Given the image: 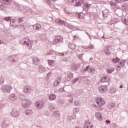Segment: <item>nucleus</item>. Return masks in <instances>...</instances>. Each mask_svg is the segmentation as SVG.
<instances>
[{"mask_svg": "<svg viewBox=\"0 0 128 128\" xmlns=\"http://www.w3.org/2000/svg\"><path fill=\"white\" fill-rule=\"evenodd\" d=\"M12 4V0H0V10H6V6Z\"/></svg>", "mask_w": 128, "mask_h": 128, "instance_id": "obj_1", "label": "nucleus"}, {"mask_svg": "<svg viewBox=\"0 0 128 128\" xmlns=\"http://www.w3.org/2000/svg\"><path fill=\"white\" fill-rule=\"evenodd\" d=\"M20 44H26L29 50H32V42L30 40L28 37L24 38L23 39L20 40Z\"/></svg>", "mask_w": 128, "mask_h": 128, "instance_id": "obj_2", "label": "nucleus"}, {"mask_svg": "<svg viewBox=\"0 0 128 128\" xmlns=\"http://www.w3.org/2000/svg\"><path fill=\"white\" fill-rule=\"evenodd\" d=\"M64 42V38L62 36H56L52 42V44L56 46H60Z\"/></svg>", "mask_w": 128, "mask_h": 128, "instance_id": "obj_3", "label": "nucleus"}, {"mask_svg": "<svg viewBox=\"0 0 128 128\" xmlns=\"http://www.w3.org/2000/svg\"><path fill=\"white\" fill-rule=\"evenodd\" d=\"M1 90L4 94H10L12 87L10 84L2 85L1 86Z\"/></svg>", "mask_w": 128, "mask_h": 128, "instance_id": "obj_4", "label": "nucleus"}, {"mask_svg": "<svg viewBox=\"0 0 128 128\" xmlns=\"http://www.w3.org/2000/svg\"><path fill=\"white\" fill-rule=\"evenodd\" d=\"M44 106V102L42 100H37L35 102V106L38 108V110H42Z\"/></svg>", "mask_w": 128, "mask_h": 128, "instance_id": "obj_5", "label": "nucleus"}, {"mask_svg": "<svg viewBox=\"0 0 128 128\" xmlns=\"http://www.w3.org/2000/svg\"><path fill=\"white\" fill-rule=\"evenodd\" d=\"M47 54L49 56H54V54H56V56H64V53L56 52V51H54L53 50H48Z\"/></svg>", "mask_w": 128, "mask_h": 128, "instance_id": "obj_6", "label": "nucleus"}, {"mask_svg": "<svg viewBox=\"0 0 128 128\" xmlns=\"http://www.w3.org/2000/svg\"><path fill=\"white\" fill-rule=\"evenodd\" d=\"M64 10L67 14H68L70 16H74V12L72 11V8L70 7H66L64 8Z\"/></svg>", "mask_w": 128, "mask_h": 128, "instance_id": "obj_7", "label": "nucleus"}, {"mask_svg": "<svg viewBox=\"0 0 128 128\" xmlns=\"http://www.w3.org/2000/svg\"><path fill=\"white\" fill-rule=\"evenodd\" d=\"M112 46L108 45L107 46L105 47L104 52L105 54H110V52H112Z\"/></svg>", "mask_w": 128, "mask_h": 128, "instance_id": "obj_8", "label": "nucleus"}, {"mask_svg": "<svg viewBox=\"0 0 128 128\" xmlns=\"http://www.w3.org/2000/svg\"><path fill=\"white\" fill-rule=\"evenodd\" d=\"M98 90L100 92H102V94L106 92V90H108V85L100 86L99 87Z\"/></svg>", "mask_w": 128, "mask_h": 128, "instance_id": "obj_9", "label": "nucleus"}, {"mask_svg": "<svg viewBox=\"0 0 128 128\" xmlns=\"http://www.w3.org/2000/svg\"><path fill=\"white\" fill-rule=\"evenodd\" d=\"M11 116L14 118H18L20 116V112L16 109H13L11 112Z\"/></svg>", "mask_w": 128, "mask_h": 128, "instance_id": "obj_10", "label": "nucleus"}, {"mask_svg": "<svg viewBox=\"0 0 128 128\" xmlns=\"http://www.w3.org/2000/svg\"><path fill=\"white\" fill-rule=\"evenodd\" d=\"M73 16H76V18H83L84 16V14L82 12H74Z\"/></svg>", "mask_w": 128, "mask_h": 128, "instance_id": "obj_11", "label": "nucleus"}, {"mask_svg": "<svg viewBox=\"0 0 128 128\" xmlns=\"http://www.w3.org/2000/svg\"><path fill=\"white\" fill-rule=\"evenodd\" d=\"M74 76V74L72 73H70L69 74L66 76L65 78L64 79V81L65 82H70L72 80V78Z\"/></svg>", "mask_w": 128, "mask_h": 128, "instance_id": "obj_12", "label": "nucleus"}, {"mask_svg": "<svg viewBox=\"0 0 128 128\" xmlns=\"http://www.w3.org/2000/svg\"><path fill=\"white\" fill-rule=\"evenodd\" d=\"M32 62L35 66H38L40 64V60L36 57H34L32 59Z\"/></svg>", "mask_w": 128, "mask_h": 128, "instance_id": "obj_13", "label": "nucleus"}, {"mask_svg": "<svg viewBox=\"0 0 128 128\" xmlns=\"http://www.w3.org/2000/svg\"><path fill=\"white\" fill-rule=\"evenodd\" d=\"M56 24H60V26H66V22L64 20H60V18H57L56 20Z\"/></svg>", "mask_w": 128, "mask_h": 128, "instance_id": "obj_14", "label": "nucleus"}, {"mask_svg": "<svg viewBox=\"0 0 128 128\" xmlns=\"http://www.w3.org/2000/svg\"><path fill=\"white\" fill-rule=\"evenodd\" d=\"M101 82H110V78L108 76H103L101 78Z\"/></svg>", "mask_w": 128, "mask_h": 128, "instance_id": "obj_15", "label": "nucleus"}, {"mask_svg": "<svg viewBox=\"0 0 128 128\" xmlns=\"http://www.w3.org/2000/svg\"><path fill=\"white\" fill-rule=\"evenodd\" d=\"M10 120H4L2 124V128H8V126H10Z\"/></svg>", "mask_w": 128, "mask_h": 128, "instance_id": "obj_16", "label": "nucleus"}, {"mask_svg": "<svg viewBox=\"0 0 128 128\" xmlns=\"http://www.w3.org/2000/svg\"><path fill=\"white\" fill-rule=\"evenodd\" d=\"M62 80V77L58 76L56 79V82H54V86H58L60 82V80Z\"/></svg>", "mask_w": 128, "mask_h": 128, "instance_id": "obj_17", "label": "nucleus"}, {"mask_svg": "<svg viewBox=\"0 0 128 128\" xmlns=\"http://www.w3.org/2000/svg\"><path fill=\"white\" fill-rule=\"evenodd\" d=\"M102 12L104 18H107L109 14L108 10L105 9L104 10L102 11Z\"/></svg>", "mask_w": 128, "mask_h": 128, "instance_id": "obj_18", "label": "nucleus"}, {"mask_svg": "<svg viewBox=\"0 0 128 128\" xmlns=\"http://www.w3.org/2000/svg\"><path fill=\"white\" fill-rule=\"evenodd\" d=\"M24 92L25 94H28L32 92V88L30 86H25L24 87Z\"/></svg>", "mask_w": 128, "mask_h": 128, "instance_id": "obj_19", "label": "nucleus"}, {"mask_svg": "<svg viewBox=\"0 0 128 128\" xmlns=\"http://www.w3.org/2000/svg\"><path fill=\"white\" fill-rule=\"evenodd\" d=\"M9 100H12V102L18 100V96L16 94H11L9 96Z\"/></svg>", "mask_w": 128, "mask_h": 128, "instance_id": "obj_20", "label": "nucleus"}, {"mask_svg": "<svg viewBox=\"0 0 128 128\" xmlns=\"http://www.w3.org/2000/svg\"><path fill=\"white\" fill-rule=\"evenodd\" d=\"M38 72L40 74H42V72H44L46 70V68L44 67V66L40 65L38 67Z\"/></svg>", "mask_w": 128, "mask_h": 128, "instance_id": "obj_21", "label": "nucleus"}, {"mask_svg": "<svg viewBox=\"0 0 128 128\" xmlns=\"http://www.w3.org/2000/svg\"><path fill=\"white\" fill-rule=\"evenodd\" d=\"M84 2V0H78V1H76L75 2V6H80Z\"/></svg>", "mask_w": 128, "mask_h": 128, "instance_id": "obj_22", "label": "nucleus"}, {"mask_svg": "<svg viewBox=\"0 0 128 128\" xmlns=\"http://www.w3.org/2000/svg\"><path fill=\"white\" fill-rule=\"evenodd\" d=\"M18 20V22L19 24H21V22H24V20H26V18H16L15 19H14V20Z\"/></svg>", "mask_w": 128, "mask_h": 128, "instance_id": "obj_23", "label": "nucleus"}, {"mask_svg": "<svg viewBox=\"0 0 128 128\" xmlns=\"http://www.w3.org/2000/svg\"><path fill=\"white\" fill-rule=\"evenodd\" d=\"M56 98V94H50L48 96L50 100H54Z\"/></svg>", "mask_w": 128, "mask_h": 128, "instance_id": "obj_24", "label": "nucleus"}, {"mask_svg": "<svg viewBox=\"0 0 128 128\" xmlns=\"http://www.w3.org/2000/svg\"><path fill=\"white\" fill-rule=\"evenodd\" d=\"M116 106V104L114 102H110L108 104L107 108H114Z\"/></svg>", "mask_w": 128, "mask_h": 128, "instance_id": "obj_25", "label": "nucleus"}, {"mask_svg": "<svg viewBox=\"0 0 128 128\" xmlns=\"http://www.w3.org/2000/svg\"><path fill=\"white\" fill-rule=\"evenodd\" d=\"M95 116L98 120H102V114L100 113V112H96Z\"/></svg>", "mask_w": 128, "mask_h": 128, "instance_id": "obj_26", "label": "nucleus"}, {"mask_svg": "<svg viewBox=\"0 0 128 128\" xmlns=\"http://www.w3.org/2000/svg\"><path fill=\"white\" fill-rule=\"evenodd\" d=\"M32 28H33L34 30H40V28L41 26H40V24H36L33 25Z\"/></svg>", "mask_w": 128, "mask_h": 128, "instance_id": "obj_27", "label": "nucleus"}, {"mask_svg": "<svg viewBox=\"0 0 128 128\" xmlns=\"http://www.w3.org/2000/svg\"><path fill=\"white\" fill-rule=\"evenodd\" d=\"M96 104H98L99 106H104V104H106V102L104 100H103V101L96 100Z\"/></svg>", "mask_w": 128, "mask_h": 128, "instance_id": "obj_28", "label": "nucleus"}, {"mask_svg": "<svg viewBox=\"0 0 128 128\" xmlns=\"http://www.w3.org/2000/svg\"><path fill=\"white\" fill-rule=\"evenodd\" d=\"M82 48L84 50H92L93 48L92 44L89 45L88 46H82Z\"/></svg>", "mask_w": 128, "mask_h": 128, "instance_id": "obj_29", "label": "nucleus"}, {"mask_svg": "<svg viewBox=\"0 0 128 128\" xmlns=\"http://www.w3.org/2000/svg\"><path fill=\"white\" fill-rule=\"evenodd\" d=\"M122 10H128V4L126 3L122 5Z\"/></svg>", "mask_w": 128, "mask_h": 128, "instance_id": "obj_30", "label": "nucleus"}, {"mask_svg": "<svg viewBox=\"0 0 128 128\" xmlns=\"http://www.w3.org/2000/svg\"><path fill=\"white\" fill-rule=\"evenodd\" d=\"M78 68H80V66H78V64H74L72 66V70H74L76 71Z\"/></svg>", "mask_w": 128, "mask_h": 128, "instance_id": "obj_31", "label": "nucleus"}, {"mask_svg": "<svg viewBox=\"0 0 128 128\" xmlns=\"http://www.w3.org/2000/svg\"><path fill=\"white\" fill-rule=\"evenodd\" d=\"M24 113L26 116H30V114H32V110H25Z\"/></svg>", "mask_w": 128, "mask_h": 128, "instance_id": "obj_32", "label": "nucleus"}, {"mask_svg": "<svg viewBox=\"0 0 128 128\" xmlns=\"http://www.w3.org/2000/svg\"><path fill=\"white\" fill-rule=\"evenodd\" d=\"M68 48H70V50H76V46L74 44H69Z\"/></svg>", "mask_w": 128, "mask_h": 128, "instance_id": "obj_33", "label": "nucleus"}, {"mask_svg": "<svg viewBox=\"0 0 128 128\" xmlns=\"http://www.w3.org/2000/svg\"><path fill=\"white\" fill-rule=\"evenodd\" d=\"M44 2H46L48 6H52V2H56V0H44Z\"/></svg>", "mask_w": 128, "mask_h": 128, "instance_id": "obj_34", "label": "nucleus"}, {"mask_svg": "<svg viewBox=\"0 0 128 128\" xmlns=\"http://www.w3.org/2000/svg\"><path fill=\"white\" fill-rule=\"evenodd\" d=\"M120 60V59L118 57H116V58H113L112 59V62H113L114 64H116L117 62H119Z\"/></svg>", "mask_w": 128, "mask_h": 128, "instance_id": "obj_35", "label": "nucleus"}, {"mask_svg": "<svg viewBox=\"0 0 128 128\" xmlns=\"http://www.w3.org/2000/svg\"><path fill=\"white\" fill-rule=\"evenodd\" d=\"M114 70V68H108L106 70V72L108 74H110Z\"/></svg>", "mask_w": 128, "mask_h": 128, "instance_id": "obj_36", "label": "nucleus"}, {"mask_svg": "<svg viewBox=\"0 0 128 128\" xmlns=\"http://www.w3.org/2000/svg\"><path fill=\"white\" fill-rule=\"evenodd\" d=\"M54 115L55 116L60 117V111H54Z\"/></svg>", "mask_w": 128, "mask_h": 128, "instance_id": "obj_37", "label": "nucleus"}, {"mask_svg": "<svg viewBox=\"0 0 128 128\" xmlns=\"http://www.w3.org/2000/svg\"><path fill=\"white\" fill-rule=\"evenodd\" d=\"M126 60H122L120 62V66H122V68H124V65L126 64Z\"/></svg>", "mask_w": 128, "mask_h": 128, "instance_id": "obj_38", "label": "nucleus"}, {"mask_svg": "<svg viewBox=\"0 0 128 128\" xmlns=\"http://www.w3.org/2000/svg\"><path fill=\"white\" fill-rule=\"evenodd\" d=\"M81 103L80 102V100H76L74 102V105L76 106H80Z\"/></svg>", "mask_w": 128, "mask_h": 128, "instance_id": "obj_39", "label": "nucleus"}, {"mask_svg": "<svg viewBox=\"0 0 128 128\" xmlns=\"http://www.w3.org/2000/svg\"><path fill=\"white\" fill-rule=\"evenodd\" d=\"M48 63L49 66H55L54 60H49Z\"/></svg>", "mask_w": 128, "mask_h": 128, "instance_id": "obj_40", "label": "nucleus"}, {"mask_svg": "<svg viewBox=\"0 0 128 128\" xmlns=\"http://www.w3.org/2000/svg\"><path fill=\"white\" fill-rule=\"evenodd\" d=\"M86 8H83V10H85V12H88V8H90V4H86Z\"/></svg>", "mask_w": 128, "mask_h": 128, "instance_id": "obj_41", "label": "nucleus"}, {"mask_svg": "<svg viewBox=\"0 0 128 128\" xmlns=\"http://www.w3.org/2000/svg\"><path fill=\"white\" fill-rule=\"evenodd\" d=\"M22 106L23 108H28V106L25 100L22 102Z\"/></svg>", "mask_w": 128, "mask_h": 128, "instance_id": "obj_42", "label": "nucleus"}, {"mask_svg": "<svg viewBox=\"0 0 128 128\" xmlns=\"http://www.w3.org/2000/svg\"><path fill=\"white\" fill-rule=\"evenodd\" d=\"M55 108L54 106V104H50L49 106V109L50 110H54Z\"/></svg>", "mask_w": 128, "mask_h": 128, "instance_id": "obj_43", "label": "nucleus"}, {"mask_svg": "<svg viewBox=\"0 0 128 128\" xmlns=\"http://www.w3.org/2000/svg\"><path fill=\"white\" fill-rule=\"evenodd\" d=\"M90 122H86L84 126V128H88L90 127Z\"/></svg>", "mask_w": 128, "mask_h": 128, "instance_id": "obj_44", "label": "nucleus"}, {"mask_svg": "<svg viewBox=\"0 0 128 128\" xmlns=\"http://www.w3.org/2000/svg\"><path fill=\"white\" fill-rule=\"evenodd\" d=\"M116 92V88H110V92L111 94H114V92Z\"/></svg>", "mask_w": 128, "mask_h": 128, "instance_id": "obj_45", "label": "nucleus"}, {"mask_svg": "<svg viewBox=\"0 0 128 128\" xmlns=\"http://www.w3.org/2000/svg\"><path fill=\"white\" fill-rule=\"evenodd\" d=\"M40 38L41 40H44L46 38V34H42L40 36Z\"/></svg>", "mask_w": 128, "mask_h": 128, "instance_id": "obj_46", "label": "nucleus"}, {"mask_svg": "<svg viewBox=\"0 0 128 128\" xmlns=\"http://www.w3.org/2000/svg\"><path fill=\"white\" fill-rule=\"evenodd\" d=\"M110 6H116L117 4H116V2H114V0H112V1L110 2Z\"/></svg>", "mask_w": 128, "mask_h": 128, "instance_id": "obj_47", "label": "nucleus"}, {"mask_svg": "<svg viewBox=\"0 0 128 128\" xmlns=\"http://www.w3.org/2000/svg\"><path fill=\"white\" fill-rule=\"evenodd\" d=\"M59 104H64V100L62 99H60L58 102Z\"/></svg>", "mask_w": 128, "mask_h": 128, "instance_id": "obj_48", "label": "nucleus"}, {"mask_svg": "<svg viewBox=\"0 0 128 128\" xmlns=\"http://www.w3.org/2000/svg\"><path fill=\"white\" fill-rule=\"evenodd\" d=\"M20 100H26V96H24V95H23V94H20Z\"/></svg>", "mask_w": 128, "mask_h": 128, "instance_id": "obj_49", "label": "nucleus"}, {"mask_svg": "<svg viewBox=\"0 0 128 128\" xmlns=\"http://www.w3.org/2000/svg\"><path fill=\"white\" fill-rule=\"evenodd\" d=\"M79 80H80V78H76L75 79H74L72 80V84H76V82L78 81Z\"/></svg>", "mask_w": 128, "mask_h": 128, "instance_id": "obj_50", "label": "nucleus"}, {"mask_svg": "<svg viewBox=\"0 0 128 128\" xmlns=\"http://www.w3.org/2000/svg\"><path fill=\"white\" fill-rule=\"evenodd\" d=\"M4 20L6 22H10V20H12V17L11 16L5 17L4 18Z\"/></svg>", "mask_w": 128, "mask_h": 128, "instance_id": "obj_51", "label": "nucleus"}, {"mask_svg": "<svg viewBox=\"0 0 128 128\" xmlns=\"http://www.w3.org/2000/svg\"><path fill=\"white\" fill-rule=\"evenodd\" d=\"M89 70V72H90L91 74H92V72H94V70H96L94 68H91Z\"/></svg>", "mask_w": 128, "mask_h": 128, "instance_id": "obj_52", "label": "nucleus"}, {"mask_svg": "<svg viewBox=\"0 0 128 128\" xmlns=\"http://www.w3.org/2000/svg\"><path fill=\"white\" fill-rule=\"evenodd\" d=\"M8 60H10L11 62H16V60H14V59H12V56H10V57H8Z\"/></svg>", "mask_w": 128, "mask_h": 128, "instance_id": "obj_53", "label": "nucleus"}, {"mask_svg": "<svg viewBox=\"0 0 128 128\" xmlns=\"http://www.w3.org/2000/svg\"><path fill=\"white\" fill-rule=\"evenodd\" d=\"M74 119V116H68V120H72Z\"/></svg>", "mask_w": 128, "mask_h": 128, "instance_id": "obj_54", "label": "nucleus"}, {"mask_svg": "<svg viewBox=\"0 0 128 128\" xmlns=\"http://www.w3.org/2000/svg\"><path fill=\"white\" fill-rule=\"evenodd\" d=\"M25 102H26V104H28V106H29L30 104H32V102H30V100H28V99H26Z\"/></svg>", "mask_w": 128, "mask_h": 128, "instance_id": "obj_55", "label": "nucleus"}, {"mask_svg": "<svg viewBox=\"0 0 128 128\" xmlns=\"http://www.w3.org/2000/svg\"><path fill=\"white\" fill-rule=\"evenodd\" d=\"M122 67L120 65H118L116 69L117 72H120V70H122Z\"/></svg>", "mask_w": 128, "mask_h": 128, "instance_id": "obj_56", "label": "nucleus"}, {"mask_svg": "<svg viewBox=\"0 0 128 128\" xmlns=\"http://www.w3.org/2000/svg\"><path fill=\"white\" fill-rule=\"evenodd\" d=\"M90 70V66H88L86 68H85V69H84V72H88Z\"/></svg>", "mask_w": 128, "mask_h": 128, "instance_id": "obj_57", "label": "nucleus"}, {"mask_svg": "<svg viewBox=\"0 0 128 128\" xmlns=\"http://www.w3.org/2000/svg\"><path fill=\"white\" fill-rule=\"evenodd\" d=\"M20 28H22V30H26V26L22 24L20 26Z\"/></svg>", "mask_w": 128, "mask_h": 128, "instance_id": "obj_58", "label": "nucleus"}, {"mask_svg": "<svg viewBox=\"0 0 128 128\" xmlns=\"http://www.w3.org/2000/svg\"><path fill=\"white\" fill-rule=\"evenodd\" d=\"M4 80L2 78H0V84H4Z\"/></svg>", "mask_w": 128, "mask_h": 128, "instance_id": "obj_59", "label": "nucleus"}, {"mask_svg": "<svg viewBox=\"0 0 128 128\" xmlns=\"http://www.w3.org/2000/svg\"><path fill=\"white\" fill-rule=\"evenodd\" d=\"M114 2H116V4H120L122 2V0H114Z\"/></svg>", "mask_w": 128, "mask_h": 128, "instance_id": "obj_60", "label": "nucleus"}, {"mask_svg": "<svg viewBox=\"0 0 128 128\" xmlns=\"http://www.w3.org/2000/svg\"><path fill=\"white\" fill-rule=\"evenodd\" d=\"M84 54H82L78 55V58H80V60H82V56H83Z\"/></svg>", "mask_w": 128, "mask_h": 128, "instance_id": "obj_61", "label": "nucleus"}, {"mask_svg": "<svg viewBox=\"0 0 128 128\" xmlns=\"http://www.w3.org/2000/svg\"><path fill=\"white\" fill-rule=\"evenodd\" d=\"M70 30H76V26L74 25H72L71 28H70Z\"/></svg>", "mask_w": 128, "mask_h": 128, "instance_id": "obj_62", "label": "nucleus"}, {"mask_svg": "<svg viewBox=\"0 0 128 128\" xmlns=\"http://www.w3.org/2000/svg\"><path fill=\"white\" fill-rule=\"evenodd\" d=\"M44 114L46 116L50 115V112H48V110H46L44 112Z\"/></svg>", "mask_w": 128, "mask_h": 128, "instance_id": "obj_63", "label": "nucleus"}, {"mask_svg": "<svg viewBox=\"0 0 128 128\" xmlns=\"http://www.w3.org/2000/svg\"><path fill=\"white\" fill-rule=\"evenodd\" d=\"M72 94H70V92H68V94L67 95L68 98H72Z\"/></svg>", "mask_w": 128, "mask_h": 128, "instance_id": "obj_64", "label": "nucleus"}]
</instances>
